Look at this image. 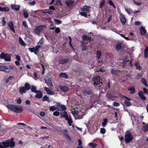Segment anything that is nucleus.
<instances>
[{
	"instance_id": "nucleus-1",
	"label": "nucleus",
	"mask_w": 148,
	"mask_h": 148,
	"mask_svg": "<svg viewBox=\"0 0 148 148\" xmlns=\"http://www.w3.org/2000/svg\"><path fill=\"white\" fill-rule=\"evenodd\" d=\"M7 107L11 110L17 113H21L23 110V108L19 106L8 105L7 106Z\"/></svg>"
},
{
	"instance_id": "nucleus-2",
	"label": "nucleus",
	"mask_w": 148,
	"mask_h": 148,
	"mask_svg": "<svg viewBox=\"0 0 148 148\" xmlns=\"http://www.w3.org/2000/svg\"><path fill=\"white\" fill-rule=\"evenodd\" d=\"M14 138H12L6 140L5 142H2V144L4 147H14L15 146V143L13 140Z\"/></svg>"
},
{
	"instance_id": "nucleus-3",
	"label": "nucleus",
	"mask_w": 148,
	"mask_h": 148,
	"mask_svg": "<svg viewBox=\"0 0 148 148\" xmlns=\"http://www.w3.org/2000/svg\"><path fill=\"white\" fill-rule=\"evenodd\" d=\"M90 8V7L87 5L84 6L81 8V10L82 12L80 13V15L86 18H87V14L89 12Z\"/></svg>"
},
{
	"instance_id": "nucleus-4",
	"label": "nucleus",
	"mask_w": 148,
	"mask_h": 148,
	"mask_svg": "<svg viewBox=\"0 0 148 148\" xmlns=\"http://www.w3.org/2000/svg\"><path fill=\"white\" fill-rule=\"evenodd\" d=\"M126 143H128L132 141L133 139V136L132 134L129 131H127L125 136Z\"/></svg>"
},
{
	"instance_id": "nucleus-5",
	"label": "nucleus",
	"mask_w": 148,
	"mask_h": 148,
	"mask_svg": "<svg viewBox=\"0 0 148 148\" xmlns=\"http://www.w3.org/2000/svg\"><path fill=\"white\" fill-rule=\"evenodd\" d=\"M46 28L45 26L42 25L37 27L34 29V31L35 33L38 35L40 34V33L42 31L44 30V29Z\"/></svg>"
},
{
	"instance_id": "nucleus-6",
	"label": "nucleus",
	"mask_w": 148,
	"mask_h": 148,
	"mask_svg": "<svg viewBox=\"0 0 148 148\" xmlns=\"http://www.w3.org/2000/svg\"><path fill=\"white\" fill-rule=\"evenodd\" d=\"M0 58L1 59H4L6 61H10L11 60L10 57L9 55L4 53H2L1 54Z\"/></svg>"
},
{
	"instance_id": "nucleus-7",
	"label": "nucleus",
	"mask_w": 148,
	"mask_h": 148,
	"mask_svg": "<svg viewBox=\"0 0 148 148\" xmlns=\"http://www.w3.org/2000/svg\"><path fill=\"white\" fill-rule=\"evenodd\" d=\"M93 81L94 84L99 85L100 83H101L100 82V77L98 76H95L93 78Z\"/></svg>"
},
{
	"instance_id": "nucleus-8",
	"label": "nucleus",
	"mask_w": 148,
	"mask_h": 148,
	"mask_svg": "<svg viewBox=\"0 0 148 148\" xmlns=\"http://www.w3.org/2000/svg\"><path fill=\"white\" fill-rule=\"evenodd\" d=\"M56 104H57V110H65L66 109V108L65 106L61 105L58 102H57Z\"/></svg>"
},
{
	"instance_id": "nucleus-9",
	"label": "nucleus",
	"mask_w": 148,
	"mask_h": 148,
	"mask_svg": "<svg viewBox=\"0 0 148 148\" xmlns=\"http://www.w3.org/2000/svg\"><path fill=\"white\" fill-rule=\"evenodd\" d=\"M45 82L49 87H51L53 86L51 80L49 77H45Z\"/></svg>"
},
{
	"instance_id": "nucleus-10",
	"label": "nucleus",
	"mask_w": 148,
	"mask_h": 148,
	"mask_svg": "<svg viewBox=\"0 0 148 148\" xmlns=\"http://www.w3.org/2000/svg\"><path fill=\"white\" fill-rule=\"evenodd\" d=\"M120 19L122 24L123 25H125L126 20L124 15L122 14H120Z\"/></svg>"
},
{
	"instance_id": "nucleus-11",
	"label": "nucleus",
	"mask_w": 148,
	"mask_h": 148,
	"mask_svg": "<svg viewBox=\"0 0 148 148\" xmlns=\"http://www.w3.org/2000/svg\"><path fill=\"white\" fill-rule=\"evenodd\" d=\"M8 26L10 29L14 33L15 32L14 29V24L12 22L10 21L8 23Z\"/></svg>"
},
{
	"instance_id": "nucleus-12",
	"label": "nucleus",
	"mask_w": 148,
	"mask_h": 148,
	"mask_svg": "<svg viewBox=\"0 0 148 148\" xmlns=\"http://www.w3.org/2000/svg\"><path fill=\"white\" fill-rule=\"evenodd\" d=\"M65 3L69 7L73 6L74 4V1L71 0H68L66 1Z\"/></svg>"
},
{
	"instance_id": "nucleus-13",
	"label": "nucleus",
	"mask_w": 148,
	"mask_h": 148,
	"mask_svg": "<svg viewBox=\"0 0 148 148\" xmlns=\"http://www.w3.org/2000/svg\"><path fill=\"white\" fill-rule=\"evenodd\" d=\"M82 38L83 40V41L82 42V43L86 44L87 43H85L86 40H89L90 41H91V37L86 35H84L82 36Z\"/></svg>"
},
{
	"instance_id": "nucleus-14",
	"label": "nucleus",
	"mask_w": 148,
	"mask_h": 148,
	"mask_svg": "<svg viewBox=\"0 0 148 148\" xmlns=\"http://www.w3.org/2000/svg\"><path fill=\"white\" fill-rule=\"evenodd\" d=\"M3 71L6 72H8L10 70L6 66H0V71Z\"/></svg>"
},
{
	"instance_id": "nucleus-15",
	"label": "nucleus",
	"mask_w": 148,
	"mask_h": 148,
	"mask_svg": "<svg viewBox=\"0 0 148 148\" xmlns=\"http://www.w3.org/2000/svg\"><path fill=\"white\" fill-rule=\"evenodd\" d=\"M11 6L12 9H14L16 11L19 10L20 7L19 5H16L15 4H12Z\"/></svg>"
},
{
	"instance_id": "nucleus-16",
	"label": "nucleus",
	"mask_w": 148,
	"mask_h": 148,
	"mask_svg": "<svg viewBox=\"0 0 148 148\" xmlns=\"http://www.w3.org/2000/svg\"><path fill=\"white\" fill-rule=\"evenodd\" d=\"M19 89V92L21 94L25 93L27 91V90L25 89V87H20Z\"/></svg>"
},
{
	"instance_id": "nucleus-17",
	"label": "nucleus",
	"mask_w": 148,
	"mask_h": 148,
	"mask_svg": "<svg viewBox=\"0 0 148 148\" xmlns=\"http://www.w3.org/2000/svg\"><path fill=\"white\" fill-rule=\"evenodd\" d=\"M45 90L48 94L50 95H54V92L51 91L49 88L45 87Z\"/></svg>"
},
{
	"instance_id": "nucleus-18",
	"label": "nucleus",
	"mask_w": 148,
	"mask_h": 148,
	"mask_svg": "<svg viewBox=\"0 0 148 148\" xmlns=\"http://www.w3.org/2000/svg\"><path fill=\"white\" fill-rule=\"evenodd\" d=\"M36 93L37 94L35 96V98L40 99L42 97V94L41 92L37 91V92Z\"/></svg>"
},
{
	"instance_id": "nucleus-19",
	"label": "nucleus",
	"mask_w": 148,
	"mask_h": 148,
	"mask_svg": "<svg viewBox=\"0 0 148 148\" xmlns=\"http://www.w3.org/2000/svg\"><path fill=\"white\" fill-rule=\"evenodd\" d=\"M138 94L141 99L143 100H145L146 99V98L143 95L144 93L142 91H139L138 93Z\"/></svg>"
},
{
	"instance_id": "nucleus-20",
	"label": "nucleus",
	"mask_w": 148,
	"mask_h": 148,
	"mask_svg": "<svg viewBox=\"0 0 148 148\" xmlns=\"http://www.w3.org/2000/svg\"><path fill=\"white\" fill-rule=\"evenodd\" d=\"M139 29L141 35H144L146 34V31L144 27H141Z\"/></svg>"
},
{
	"instance_id": "nucleus-21",
	"label": "nucleus",
	"mask_w": 148,
	"mask_h": 148,
	"mask_svg": "<svg viewBox=\"0 0 148 148\" xmlns=\"http://www.w3.org/2000/svg\"><path fill=\"white\" fill-rule=\"evenodd\" d=\"M122 43L121 42H118L116 44L115 48L117 51H119L120 50L122 47Z\"/></svg>"
},
{
	"instance_id": "nucleus-22",
	"label": "nucleus",
	"mask_w": 148,
	"mask_h": 148,
	"mask_svg": "<svg viewBox=\"0 0 148 148\" xmlns=\"http://www.w3.org/2000/svg\"><path fill=\"white\" fill-rule=\"evenodd\" d=\"M69 61L68 59H61L59 60V63L60 64H64L67 63Z\"/></svg>"
},
{
	"instance_id": "nucleus-23",
	"label": "nucleus",
	"mask_w": 148,
	"mask_h": 148,
	"mask_svg": "<svg viewBox=\"0 0 148 148\" xmlns=\"http://www.w3.org/2000/svg\"><path fill=\"white\" fill-rule=\"evenodd\" d=\"M60 88L64 92L68 91L69 90L68 87L65 86H61Z\"/></svg>"
},
{
	"instance_id": "nucleus-24",
	"label": "nucleus",
	"mask_w": 148,
	"mask_h": 148,
	"mask_svg": "<svg viewBox=\"0 0 148 148\" xmlns=\"http://www.w3.org/2000/svg\"><path fill=\"white\" fill-rule=\"evenodd\" d=\"M66 120L67 121L68 123L69 124V126H71V124L73 122V121L71 117L70 116L68 117V118L66 119Z\"/></svg>"
},
{
	"instance_id": "nucleus-25",
	"label": "nucleus",
	"mask_w": 148,
	"mask_h": 148,
	"mask_svg": "<svg viewBox=\"0 0 148 148\" xmlns=\"http://www.w3.org/2000/svg\"><path fill=\"white\" fill-rule=\"evenodd\" d=\"M144 56L145 58H147L148 56V47H146L144 51Z\"/></svg>"
},
{
	"instance_id": "nucleus-26",
	"label": "nucleus",
	"mask_w": 148,
	"mask_h": 148,
	"mask_svg": "<svg viewBox=\"0 0 148 148\" xmlns=\"http://www.w3.org/2000/svg\"><path fill=\"white\" fill-rule=\"evenodd\" d=\"M60 77L67 79L68 78V76L65 73H61L60 75Z\"/></svg>"
},
{
	"instance_id": "nucleus-27",
	"label": "nucleus",
	"mask_w": 148,
	"mask_h": 148,
	"mask_svg": "<svg viewBox=\"0 0 148 148\" xmlns=\"http://www.w3.org/2000/svg\"><path fill=\"white\" fill-rule=\"evenodd\" d=\"M14 77L13 76H10L8 77H5V82L6 83H8V82L11 80Z\"/></svg>"
},
{
	"instance_id": "nucleus-28",
	"label": "nucleus",
	"mask_w": 148,
	"mask_h": 148,
	"mask_svg": "<svg viewBox=\"0 0 148 148\" xmlns=\"http://www.w3.org/2000/svg\"><path fill=\"white\" fill-rule=\"evenodd\" d=\"M23 15L24 16L25 18H27L29 16V14L28 13V11L25 9H23Z\"/></svg>"
},
{
	"instance_id": "nucleus-29",
	"label": "nucleus",
	"mask_w": 148,
	"mask_h": 148,
	"mask_svg": "<svg viewBox=\"0 0 148 148\" xmlns=\"http://www.w3.org/2000/svg\"><path fill=\"white\" fill-rule=\"evenodd\" d=\"M40 47V45H37L35 47H34V53L36 54H37L38 52L39 48Z\"/></svg>"
},
{
	"instance_id": "nucleus-30",
	"label": "nucleus",
	"mask_w": 148,
	"mask_h": 148,
	"mask_svg": "<svg viewBox=\"0 0 148 148\" xmlns=\"http://www.w3.org/2000/svg\"><path fill=\"white\" fill-rule=\"evenodd\" d=\"M42 100L43 101H47L48 102L51 101L49 98L46 95H45L42 98Z\"/></svg>"
},
{
	"instance_id": "nucleus-31",
	"label": "nucleus",
	"mask_w": 148,
	"mask_h": 148,
	"mask_svg": "<svg viewBox=\"0 0 148 148\" xmlns=\"http://www.w3.org/2000/svg\"><path fill=\"white\" fill-rule=\"evenodd\" d=\"M60 114L61 115H62L63 117H65L66 119L69 117L67 112L66 111H64L63 112H62Z\"/></svg>"
},
{
	"instance_id": "nucleus-32",
	"label": "nucleus",
	"mask_w": 148,
	"mask_h": 148,
	"mask_svg": "<svg viewBox=\"0 0 148 148\" xmlns=\"http://www.w3.org/2000/svg\"><path fill=\"white\" fill-rule=\"evenodd\" d=\"M44 42V38L43 37H42L39 40V42L38 43V45L40 46V47L43 44Z\"/></svg>"
},
{
	"instance_id": "nucleus-33",
	"label": "nucleus",
	"mask_w": 148,
	"mask_h": 148,
	"mask_svg": "<svg viewBox=\"0 0 148 148\" xmlns=\"http://www.w3.org/2000/svg\"><path fill=\"white\" fill-rule=\"evenodd\" d=\"M36 86L33 85L32 86L31 88V90L32 92H34L35 93H36L37 92V90H36Z\"/></svg>"
},
{
	"instance_id": "nucleus-34",
	"label": "nucleus",
	"mask_w": 148,
	"mask_h": 148,
	"mask_svg": "<svg viewBox=\"0 0 148 148\" xmlns=\"http://www.w3.org/2000/svg\"><path fill=\"white\" fill-rule=\"evenodd\" d=\"M24 87H25V89L27 90H29L31 88L30 84L28 83H26L25 84V86Z\"/></svg>"
},
{
	"instance_id": "nucleus-35",
	"label": "nucleus",
	"mask_w": 148,
	"mask_h": 148,
	"mask_svg": "<svg viewBox=\"0 0 148 148\" xmlns=\"http://www.w3.org/2000/svg\"><path fill=\"white\" fill-rule=\"evenodd\" d=\"M101 54L102 53L101 51H97L96 53L97 58L99 59L101 55Z\"/></svg>"
},
{
	"instance_id": "nucleus-36",
	"label": "nucleus",
	"mask_w": 148,
	"mask_h": 148,
	"mask_svg": "<svg viewBox=\"0 0 148 148\" xmlns=\"http://www.w3.org/2000/svg\"><path fill=\"white\" fill-rule=\"evenodd\" d=\"M56 108L57 109V104H56V106H50L49 107L50 110L52 111H54L56 110Z\"/></svg>"
},
{
	"instance_id": "nucleus-37",
	"label": "nucleus",
	"mask_w": 148,
	"mask_h": 148,
	"mask_svg": "<svg viewBox=\"0 0 148 148\" xmlns=\"http://www.w3.org/2000/svg\"><path fill=\"white\" fill-rule=\"evenodd\" d=\"M128 90L131 91L130 93L132 94L134 93L135 92L134 88L132 87L128 88Z\"/></svg>"
},
{
	"instance_id": "nucleus-38",
	"label": "nucleus",
	"mask_w": 148,
	"mask_h": 148,
	"mask_svg": "<svg viewBox=\"0 0 148 148\" xmlns=\"http://www.w3.org/2000/svg\"><path fill=\"white\" fill-rule=\"evenodd\" d=\"M19 39L20 43L21 45L24 46L26 45V44L24 42L21 38L20 37H19Z\"/></svg>"
},
{
	"instance_id": "nucleus-39",
	"label": "nucleus",
	"mask_w": 148,
	"mask_h": 148,
	"mask_svg": "<svg viewBox=\"0 0 148 148\" xmlns=\"http://www.w3.org/2000/svg\"><path fill=\"white\" fill-rule=\"evenodd\" d=\"M105 0H102L100 3L99 5V8H102L105 5Z\"/></svg>"
},
{
	"instance_id": "nucleus-40",
	"label": "nucleus",
	"mask_w": 148,
	"mask_h": 148,
	"mask_svg": "<svg viewBox=\"0 0 148 148\" xmlns=\"http://www.w3.org/2000/svg\"><path fill=\"white\" fill-rule=\"evenodd\" d=\"M88 145L89 146L91 147V148H95L97 145V144L96 143H89Z\"/></svg>"
},
{
	"instance_id": "nucleus-41",
	"label": "nucleus",
	"mask_w": 148,
	"mask_h": 148,
	"mask_svg": "<svg viewBox=\"0 0 148 148\" xmlns=\"http://www.w3.org/2000/svg\"><path fill=\"white\" fill-rule=\"evenodd\" d=\"M141 82L145 86H147V83L146 80L144 78H142Z\"/></svg>"
},
{
	"instance_id": "nucleus-42",
	"label": "nucleus",
	"mask_w": 148,
	"mask_h": 148,
	"mask_svg": "<svg viewBox=\"0 0 148 148\" xmlns=\"http://www.w3.org/2000/svg\"><path fill=\"white\" fill-rule=\"evenodd\" d=\"M143 130L144 132H147L148 130V125H145L143 127Z\"/></svg>"
},
{
	"instance_id": "nucleus-43",
	"label": "nucleus",
	"mask_w": 148,
	"mask_h": 148,
	"mask_svg": "<svg viewBox=\"0 0 148 148\" xmlns=\"http://www.w3.org/2000/svg\"><path fill=\"white\" fill-rule=\"evenodd\" d=\"M83 93L85 95H87L91 94L92 93V92L91 91H84L83 92Z\"/></svg>"
},
{
	"instance_id": "nucleus-44",
	"label": "nucleus",
	"mask_w": 148,
	"mask_h": 148,
	"mask_svg": "<svg viewBox=\"0 0 148 148\" xmlns=\"http://www.w3.org/2000/svg\"><path fill=\"white\" fill-rule=\"evenodd\" d=\"M108 121L107 119H104L102 123V125L103 127H105L107 124Z\"/></svg>"
},
{
	"instance_id": "nucleus-45",
	"label": "nucleus",
	"mask_w": 148,
	"mask_h": 148,
	"mask_svg": "<svg viewBox=\"0 0 148 148\" xmlns=\"http://www.w3.org/2000/svg\"><path fill=\"white\" fill-rule=\"evenodd\" d=\"M9 9L8 7H5L2 8L1 11L3 12H8L9 10Z\"/></svg>"
},
{
	"instance_id": "nucleus-46",
	"label": "nucleus",
	"mask_w": 148,
	"mask_h": 148,
	"mask_svg": "<svg viewBox=\"0 0 148 148\" xmlns=\"http://www.w3.org/2000/svg\"><path fill=\"white\" fill-rule=\"evenodd\" d=\"M124 103H125V104L127 106H129L130 105H131V103L129 101H127L126 100H125Z\"/></svg>"
},
{
	"instance_id": "nucleus-47",
	"label": "nucleus",
	"mask_w": 148,
	"mask_h": 148,
	"mask_svg": "<svg viewBox=\"0 0 148 148\" xmlns=\"http://www.w3.org/2000/svg\"><path fill=\"white\" fill-rule=\"evenodd\" d=\"M1 24L2 26H4L6 24V21H5L4 17H3L1 21Z\"/></svg>"
},
{
	"instance_id": "nucleus-48",
	"label": "nucleus",
	"mask_w": 148,
	"mask_h": 148,
	"mask_svg": "<svg viewBox=\"0 0 148 148\" xmlns=\"http://www.w3.org/2000/svg\"><path fill=\"white\" fill-rule=\"evenodd\" d=\"M54 21L55 23L58 25L60 24L62 22L61 21L58 19H54Z\"/></svg>"
},
{
	"instance_id": "nucleus-49",
	"label": "nucleus",
	"mask_w": 148,
	"mask_h": 148,
	"mask_svg": "<svg viewBox=\"0 0 148 148\" xmlns=\"http://www.w3.org/2000/svg\"><path fill=\"white\" fill-rule=\"evenodd\" d=\"M78 144L79 146L77 148H82V146L81 145L82 144V142L81 140L79 139L78 140Z\"/></svg>"
},
{
	"instance_id": "nucleus-50",
	"label": "nucleus",
	"mask_w": 148,
	"mask_h": 148,
	"mask_svg": "<svg viewBox=\"0 0 148 148\" xmlns=\"http://www.w3.org/2000/svg\"><path fill=\"white\" fill-rule=\"evenodd\" d=\"M60 114V113L58 111H55L53 113V115L54 116H58Z\"/></svg>"
},
{
	"instance_id": "nucleus-51",
	"label": "nucleus",
	"mask_w": 148,
	"mask_h": 148,
	"mask_svg": "<svg viewBox=\"0 0 148 148\" xmlns=\"http://www.w3.org/2000/svg\"><path fill=\"white\" fill-rule=\"evenodd\" d=\"M106 132L105 129L103 128H101L100 130V132L101 134H104Z\"/></svg>"
},
{
	"instance_id": "nucleus-52",
	"label": "nucleus",
	"mask_w": 148,
	"mask_h": 148,
	"mask_svg": "<svg viewBox=\"0 0 148 148\" xmlns=\"http://www.w3.org/2000/svg\"><path fill=\"white\" fill-rule=\"evenodd\" d=\"M87 47L83 44L82 45V51H85L87 49Z\"/></svg>"
},
{
	"instance_id": "nucleus-53",
	"label": "nucleus",
	"mask_w": 148,
	"mask_h": 148,
	"mask_svg": "<svg viewBox=\"0 0 148 148\" xmlns=\"http://www.w3.org/2000/svg\"><path fill=\"white\" fill-rule=\"evenodd\" d=\"M60 29L59 27H57L55 29V32L56 33H58L60 32Z\"/></svg>"
},
{
	"instance_id": "nucleus-54",
	"label": "nucleus",
	"mask_w": 148,
	"mask_h": 148,
	"mask_svg": "<svg viewBox=\"0 0 148 148\" xmlns=\"http://www.w3.org/2000/svg\"><path fill=\"white\" fill-rule=\"evenodd\" d=\"M113 105L114 106H117L119 105V103L114 102L113 103Z\"/></svg>"
},
{
	"instance_id": "nucleus-55",
	"label": "nucleus",
	"mask_w": 148,
	"mask_h": 148,
	"mask_svg": "<svg viewBox=\"0 0 148 148\" xmlns=\"http://www.w3.org/2000/svg\"><path fill=\"white\" fill-rule=\"evenodd\" d=\"M41 66H42V74H44V73H45V67H44V65L42 64H41Z\"/></svg>"
},
{
	"instance_id": "nucleus-56",
	"label": "nucleus",
	"mask_w": 148,
	"mask_h": 148,
	"mask_svg": "<svg viewBox=\"0 0 148 148\" xmlns=\"http://www.w3.org/2000/svg\"><path fill=\"white\" fill-rule=\"evenodd\" d=\"M111 73L114 75H116V74L117 71L115 70H111Z\"/></svg>"
},
{
	"instance_id": "nucleus-57",
	"label": "nucleus",
	"mask_w": 148,
	"mask_h": 148,
	"mask_svg": "<svg viewBox=\"0 0 148 148\" xmlns=\"http://www.w3.org/2000/svg\"><path fill=\"white\" fill-rule=\"evenodd\" d=\"M23 25L25 27H27V25L26 22L25 21H23Z\"/></svg>"
},
{
	"instance_id": "nucleus-58",
	"label": "nucleus",
	"mask_w": 148,
	"mask_h": 148,
	"mask_svg": "<svg viewBox=\"0 0 148 148\" xmlns=\"http://www.w3.org/2000/svg\"><path fill=\"white\" fill-rule=\"evenodd\" d=\"M29 50L31 52H34V48H29Z\"/></svg>"
},
{
	"instance_id": "nucleus-59",
	"label": "nucleus",
	"mask_w": 148,
	"mask_h": 148,
	"mask_svg": "<svg viewBox=\"0 0 148 148\" xmlns=\"http://www.w3.org/2000/svg\"><path fill=\"white\" fill-rule=\"evenodd\" d=\"M143 91H144V92L145 93L148 95V90H147V89H146V88H143Z\"/></svg>"
},
{
	"instance_id": "nucleus-60",
	"label": "nucleus",
	"mask_w": 148,
	"mask_h": 148,
	"mask_svg": "<svg viewBox=\"0 0 148 148\" xmlns=\"http://www.w3.org/2000/svg\"><path fill=\"white\" fill-rule=\"evenodd\" d=\"M28 4L30 5H34L35 4V2L34 1L32 2H28Z\"/></svg>"
},
{
	"instance_id": "nucleus-61",
	"label": "nucleus",
	"mask_w": 148,
	"mask_h": 148,
	"mask_svg": "<svg viewBox=\"0 0 148 148\" xmlns=\"http://www.w3.org/2000/svg\"><path fill=\"white\" fill-rule=\"evenodd\" d=\"M141 77V74L140 73H138L137 74V76L136 77V78L137 79Z\"/></svg>"
},
{
	"instance_id": "nucleus-62",
	"label": "nucleus",
	"mask_w": 148,
	"mask_h": 148,
	"mask_svg": "<svg viewBox=\"0 0 148 148\" xmlns=\"http://www.w3.org/2000/svg\"><path fill=\"white\" fill-rule=\"evenodd\" d=\"M16 59L18 61H20V57L19 56H16Z\"/></svg>"
},
{
	"instance_id": "nucleus-63",
	"label": "nucleus",
	"mask_w": 148,
	"mask_h": 148,
	"mask_svg": "<svg viewBox=\"0 0 148 148\" xmlns=\"http://www.w3.org/2000/svg\"><path fill=\"white\" fill-rule=\"evenodd\" d=\"M78 112L77 111H74L73 112V114L74 116H75V115H77L78 114Z\"/></svg>"
},
{
	"instance_id": "nucleus-64",
	"label": "nucleus",
	"mask_w": 148,
	"mask_h": 148,
	"mask_svg": "<svg viewBox=\"0 0 148 148\" xmlns=\"http://www.w3.org/2000/svg\"><path fill=\"white\" fill-rule=\"evenodd\" d=\"M21 102V101L20 98L18 99L17 101V103H18L20 104Z\"/></svg>"
}]
</instances>
